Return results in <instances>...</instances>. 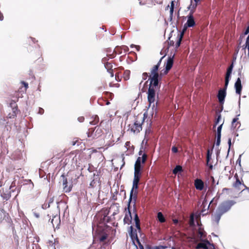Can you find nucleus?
Listing matches in <instances>:
<instances>
[{"label":"nucleus","mask_w":249,"mask_h":249,"mask_svg":"<svg viewBox=\"0 0 249 249\" xmlns=\"http://www.w3.org/2000/svg\"><path fill=\"white\" fill-rule=\"evenodd\" d=\"M134 221L135 222L136 227L137 230L140 232L141 231L140 220H139V217L137 214H135V215Z\"/></svg>","instance_id":"27"},{"label":"nucleus","mask_w":249,"mask_h":249,"mask_svg":"<svg viewBox=\"0 0 249 249\" xmlns=\"http://www.w3.org/2000/svg\"><path fill=\"white\" fill-rule=\"evenodd\" d=\"M1 196L4 199H5L6 200H8L11 197V193L10 192L3 193L1 194Z\"/></svg>","instance_id":"33"},{"label":"nucleus","mask_w":249,"mask_h":249,"mask_svg":"<svg viewBox=\"0 0 249 249\" xmlns=\"http://www.w3.org/2000/svg\"><path fill=\"white\" fill-rule=\"evenodd\" d=\"M129 144H130V142H126L125 143L126 146H128L129 145Z\"/></svg>","instance_id":"59"},{"label":"nucleus","mask_w":249,"mask_h":249,"mask_svg":"<svg viewBox=\"0 0 249 249\" xmlns=\"http://www.w3.org/2000/svg\"><path fill=\"white\" fill-rule=\"evenodd\" d=\"M189 223L190 226H194L195 225L194 216L193 214H192L190 216Z\"/></svg>","instance_id":"38"},{"label":"nucleus","mask_w":249,"mask_h":249,"mask_svg":"<svg viewBox=\"0 0 249 249\" xmlns=\"http://www.w3.org/2000/svg\"><path fill=\"white\" fill-rule=\"evenodd\" d=\"M170 7V16H169V20L170 21H172L173 19L174 9V1H172L171 2L170 6L168 5L167 8H168Z\"/></svg>","instance_id":"25"},{"label":"nucleus","mask_w":249,"mask_h":249,"mask_svg":"<svg viewBox=\"0 0 249 249\" xmlns=\"http://www.w3.org/2000/svg\"><path fill=\"white\" fill-rule=\"evenodd\" d=\"M3 213L1 211H0V223L2 222L3 220Z\"/></svg>","instance_id":"44"},{"label":"nucleus","mask_w":249,"mask_h":249,"mask_svg":"<svg viewBox=\"0 0 249 249\" xmlns=\"http://www.w3.org/2000/svg\"><path fill=\"white\" fill-rule=\"evenodd\" d=\"M51 223L53 227L56 226V228H57L60 223V216L57 215V214L53 216V218L51 220Z\"/></svg>","instance_id":"17"},{"label":"nucleus","mask_w":249,"mask_h":249,"mask_svg":"<svg viewBox=\"0 0 249 249\" xmlns=\"http://www.w3.org/2000/svg\"><path fill=\"white\" fill-rule=\"evenodd\" d=\"M178 148L176 146H173L172 148V151L173 153H177L178 152Z\"/></svg>","instance_id":"49"},{"label":"nucleus","mask_w":249,"mask_h":249,"mask_svg":"<svg viewBox=\"0 0 249 249\" xmlns=\"http://www.w3.org/2000/svg\"><path fill=\"white\" fill-rule=\"evenodd\" d=\"M129 235L134 244L135 240L138 243H140V241L137 233V230H134L132 226L130 227Z\"/></svg>","instance_id":"12"},{"label":"nucleus","mask_w":249,"mask_h":249,"mask_svg":"<svg viewBox=\"0 0 249 249\" xmlns=\"http://www.w3.org/2000/svg\"><path fill=\"white\" fill-rule=\"evenodd\" d=\"M138 244L140 246V249H144L143 246H142V245L141 244L140 242V243H138Z\"/></svg>","instance_id":"55"},{"label":"nucleus","mask_w":249,"mask_h":249,"mask_svg":"<svg viewBox=\"0 0 249 249\" xmlns=\"http://www.w3.org/2000/svg\"><path fill=\"white\" fill-rule=\"evenodd\" d=\"M233 68V63H232L227 69V71L226 77H225L226 87H228V86L229 81H230V78L231 77V74Z\"/></svg>","instance_id":"14"},{"label":"nucleus","mask_w":249,"mask_h":249,"mask_svg":"<svg viewBox=\"0 0 249 249\" xmlns=\"http://www.w3.org/2000/svg\"><path fill=\"white\" fill-rule=\"evenodd\" d=\"M210 243L208 241H205L203 242L199 243L197 244L196 248L200 249L202 248L204 249H208V245H210Z\"/></svg>","instance_id":"22"},{"label":"nucleus","mask_w":249,"mask_h":249,"mask_svg":"<svg viewBox=\"0 0 249 249\" xmlns=\"http://www.w3.org/2000/svg\"><path fill=\"white\" fill-rule=\"evenodd\" d=\"M107 237V235L106 233H103L100 235L98 237L99 240L100 242H103L104 241Z\"/></svg>","instance_id":"31"},{"label":"nucleus","mask_w":249,"mask_h":249,"mask_svg":"<svg viewBox=\"0 0 249 249\" xmlns=\"http://www.w3.org/2000/svg\"><path fill=\"white\" fill-rule=\"evenodd\" d=\"M157 217L158 220L161 223H163L165 221V219L161 212H159L158 213Z\"/></svg>","instance_id":"29"},{"label":"nucleus","mask_w":249,"mask_h":249,"mask_svg":"<svg viewBox=\"0 0 249 249\" xmlns=\"http://www.w3.org/2000/svg\"><path fill=\"white\" fill-rule=\"evenodd\" d=\"M198 2H193L192 0L191 1V4L188 7V9L190 10V14H193L195 12V10L197 6Z\"/></svg>","instance_id":"21"},{"label":"nucleus","mask_w":249,"mask_h":249,"mask_svg":"<svg viewBox=\"0 0 249 249\" xmlns=\"http://www.w3.org/2000/svg\"><path fill=\"white\" fill-rule=\"evenodd\" d=\"M165 248V247H164L163 246H160V247H155L150 248L149 249H163Z\"/></svg>","instance_id":"42"},{"label":"nucleus","mask_w":249,"mask_h":249,"mask_svg":"<svg viewBox=\"0 0 249 249\" xmlns=\"http://www.w3.org/2000/svg\"><path fill=\"white\" fill-rule=\"evenodd\" d=\"M234 177H236V181L233 184V186L237 190H240L241 188L240 187L243 186L244 184H242L241 182L240 181L239 179L237 177L236 175L234 176Z\"/></svg>","instance_id":"23"},{"label":"nucleus","mask_w":249,"mask_h":249,"mask_svg":"<svg viewBox=\"0 0 249 249\" xmlns=\"http://www.w3.org/2000/svg\"><path fill=\"white\" fill-rule=\"evenodd\" d=\"M221 115L219 114L218 116V117H217V119H216V120L215 121L214 125L213 126V127H215L216 126V125L218 124V123L219 122L220 120H221Z\"/></svg>","instance_id":"39"},{"label":"nucleus","mask_w":249,"mask_h":249,"mask_svg":"<svg viewBox=\"0 0 249 249\" xmlns=\"http://www.w3.org/2000/svg\"><path fill=\"white\" fill-rule=\"evenodd\" d=\"M139 117L137 118V119H139ZM144 120V117L143 118H141V120L138 121L137 120L133 125L131 128V130L133 131L134 133H138L140 132L141 130H142V124Z\"/></svg>","instance_id":"6"},{"label":"nucleus","mask_w":249,"mask_h":249,"mask_svg":"<svg viewBox=\"0 0 249 249\" xmlns=\"http://www.w3.org/2000/svg\"><path fill=\"white\" fill-rule=\"evenodd\" d=\"M238 120V118L237 117H236L232 120V123H231V127H232L235 128L236 127L237 124H239V122H237Z\"/></svg>","instance_id":"34"},{"label":"nucleus","mask_w":249,"mask_h":249,"mask_svg":"<svg viewBox=\"0 0 249 249\" xmlns=\"http://www.w3.org/2000/svg\"><path fill=\"white\" fill-rule=\"evenodd\" d=\"M157 113V105H149L146 111L147 115H149L153 117V116H156Z\"/></svg>","instance_id":"10"},{"label":"nucleus","mask_w":249,"mask_h":249,"mask_svg":"<svg viewBox=\"0 0 249 249\" xmlns=\"http://www.w3.org/2000/svg\"><path fill=\"white\" fill-rule=\"evenodd\" d=\"M93 120L90 122V124L91 125H95L99 122V119L97 115H95L93 117Z\"/></svg>","instance_id":"30"},{"label":"nucleus","mask_w":249,"mask_h":249,"mask_svg":"<svg viewBox=\"0 0 249 249\" xmlns=\"http://www.w3.org/2000/svg\"><path fill=\"white\" fill-rule=\"evenodd\" d=\"M130 71L126 70L124 73V79L125 80H127L129 78Z\"/></svg>","instance_id":"36"},{"label":"nucleus","mask_w":249,"mask_h":249,"mask_svg":"<svg viewBox=\"0 0 249 249\" xmlns=\"http://www.w3.org/2000/svg\"><path fill=\"white\" fill-rule=\"evenodd\" d=\"M183 32L180 33V34H178V36H177V42L176 43V48H178V47L180 45V43H181V40H182V37H183Z\"/></svg>","instance_id":"26"},{"label":"nucleus","mask_w":249,"mask_h":249,"mask_svg":"<svg viewBox=\"0 0 249 249\" xmlns=\"http://www.w3.org/2000/svg\"><path fill=\"white\" fill-rule=\"evenodd\" d=\"M33 214L36 218L39 217V214L38 213H36V212H33Z\"/></svg>","instance_id":"53"},{"label":"nucleus","mask_w":249,"mask_h":249,"mask_svg":"<svg viewBox=\"0 0 249 249\" xmlns=\"http://www.w3.org/2000/svg\"><path fill=\"white\" fill-rule=\"evenodd\" d=\"M208 166H209V168H210V169H213V165H212V164H209V163H208Z\"/></svg>","instance_id":"56"},{"label":"nucleus","mask_w":249,"mask_h":249,"mask_svg":"<svg viewBox=\"0 0 249 249\" xmlns=\"http://www.w3.org/2000/svg\"><path fill=\"white\" fill-rule=\"evenodd\" d=\"M67 208L66 204L64 201H60L57 202V208L58 212H60L61 209L65 210Z\"/></svg>","instance_id":"24"},{"label":"nucleus","mask_w":249,"mask_h":249,"mask_svg":"<svg viewBox=\"0 0 249 249\" xmlns=\"http://www.w3.org/2000/svg\"><path fill=\"white\" fill-rule=\"evenodd\" d=\"M173 64V56L172 57H170L168 58L166 64V71L167 72L169 70H170Z\"/></svg>","instance_id":"20"},{"label":"nucleus","mask_w":249,"mask_h":249,"mask_svg":"<svg viewBox=\"0 0 249 249\" xmlns=\"http://www.w3.org/2000/svg\"><path fill=\"white\" fill-rule=\"evenodd\" d=\"M130 47L131 48H133V47H135L136 48V50L139 51L140 50V47L139 46H136L134 44H131L130 45Z\"/></svg>","instance_id":"48"},{"label":"nucleus","mask_w":249,"mask_h":249,"mask_svg":"<svg viewBox=\"0 0 249 249\" xmlns=\"http://www.w3.org/2000/svg\"><path fill=\"white\" fill-rule=\"evenodd\" d=\"M195 186L197 190L201 191L204 188V183L200 179H196L195 181Z\"/></svg>","instance_id":"18"},{"label":"nucleus","mask_w":249,"mask_h":249,"mask_svg":"<svg viewBox=\"0 0 249 249\" xmlns=\"http://www.w3.org/2000/svg\"><path fill=\"white\" fill-rule=\"evenodd\" d=\"M89 132H87L88 137H91L93 139L98 137L102 133V130L99 128L96 127L94 130L91 129H89Z\"/></svg>","instance_id":"8"},{"label":"nucleus","mask_w":249,"mask_h":249,"mask_svg":"<svg viewBox=\"0 0 249 249\" xmlns=\"http://www.w3.org/2000/svg\"><path fill=\"white\" fill-rule=\"evenodd\" d=\"M213 199H212V200L211 201V202H210L209 205V206H208V208H207V209H209V206H210V204H211L212 203V202L213 201Z\"/></svg>","instance_id":"60"},{"label":"nucleus","mask_w":249,"mask_h":249,"mask_svg":"<svg viewBox=\"0 0 249 249\" xmlns=\"http://www.w3.org/2000/svg\"><path fill=\"white\" fill-rule=\"evenodd\" d=\"M22 84L24 85V86L25 88V90H26V89L28 88V83L23 81V82H22Z\"/></svg>","instance_id":"52"},{"label":"nucleus","mask_w":249,"mask_h":249,"mask_svg":"<svg viewBox=\"0 0 249 249\" xmlns=\"http://www.w3.org/2000/svg\"><path fill=\"white\" fill-rule=\"evenodd\" d=\"M174 44V43L173 42V41H170V45H173Z\"/></svg>","instance_id":"62"},{"label":"nucleus","mask_w":249,"mask_h":249,"mask_svg":"<svg viewBox=\"0 0 249 249\" xmlns=\"http://www.w3.org/2000/svg\"><path fill=\"white\" fill-rule=\"evenodd\" d=\"M148 77V73L146 72L143 73L142 75V78L143 80H145L147 79V78Z\"/></svg>","instance_id":"41"},{"label":"nucleus","mask_w":249,"mask_h":249,"mask_svg":"<svg viewBox=\"0 0 249 249\" xmlns=\"http://www.w3.org/2000/svg\"><path fill=\"white\" fill-rule=\"evenodd\" d=\"M61 177L62 179L63 191L66 193L70 192L71 191V185H68L67 179L66 178L64 175H62Z\"/></svg>","instance_id":"13"},{"label":"nucleus","mask_w":249,"mask_h":249,"mask_svg":"<svg viewBox=\"0 0 249 249\" xmlns=\"http://www.w3.org/2000/svg\"><path fill=\"white\" fill-rule=\"evenodd\" d=\"M132 220V216L131 214V213L129 210L127 213H126L125 216L124 218V224H129Z\"/></svg>","instance_id":"19"},{"label":"nucleus","mask_w":249,"mask_h":249,"mask_svg":"<svg viewBox=\"0 0 249 249\" xmlns=\"http://www.w3.org/2000/svg\"><path fill=\"white\" fill-rule=\"evenodd\" d=\"M238 75L241 76V71H240L238 73Z\"/></svg>","instance_id":"63"},{"label":"nucleus","mask_w":249,"mask_h":249,"mask_svg":"<svg viewBox=\"0 0 249 249\" xmlns=\"http://www.w3.org/2000/svg\"><path fill=\"white\" fill-rule=\"evenodd\" d=\"M147 158V155L144 154L142 157H138L135 162L134 173L141 174V164L144 163Z\"/></svg>","instance_id":"5"},{"label":"nucleus","mask_w":249,"mask_h":249,"mask_svg":"<svg viewBox=\"0 0 249 249\" xmlns=\"http://www.w3.org/2000/svg\"><path fill=\"white\" fill-rule=\"evenodd\" d=\"M109 213H112V215H114L118 213V209L115 206H111L109 209Z\"/></svg>","instance_id":"28"},{"label":"nucleus","mask_w":249,"mask_h":249,"mask_svg":"<svg viewBox=\"0 0 249 249\" xmlns=\"http://www.w3.org/2000/svg\"><path fill=\"white\" fill-rule=\"evenodd\" d=\"M181 170H182V167L180 165H177L173 169V173L174 174H177L179 172L181 171Z\"/></svg>","instance_id":"32"},{"label":"nucleus","mask_w":249,"mask_h":249,"mask_svg":"<svg viewBox=\"0 0 249 249\" xmlns=\"http://www.w3.org/2000/svg\"><path fill=\"white\" fill-rule=\"evenodd\" d=\"M242 155H240L238 159L237 160L236 163H238L239 165H241V158Z\"/></svg>","instance_id":"51"},{"label":"nucleus","mask_w":249,"mask_h":249,"mask_svg":"<svg viewBox=\"0 0 249 249\" xmlns=\"http://www.w3.org/2000/svg\"><path fill=\"white\" fill-rule=\"evenodd\" d=\"M44 109L42 108L39 107L38 108V113L39 114H43L44 113Z\"/></svg>","instance_id":"46"},{"label":"nucleus","mask_w":249,"mask_h":249,"mask_svg":"<svg viewBox=\"0 0 249 249\" xmlns=\"http://www.w3.org/2000/svg\"><path fill=\"white\" fill-rule=\"evenodd\" d=\"M96 181H95V180H94V179H93V180L91 181V182L90 183V184H89V186H91V187H94V186H95V185H96Z\"/></svg>","instance_id":"43"},{"label":"nucleus","mask_w":249,"mask_h":249,"mask_svg":"<svg viewBox=\"0 0 249 249\" xmlns=\"http://www.w3.org/2000/svg\"><path fill=\"white\" fill-rule=\"evenodd\" d=\"M53 202V200H51L50 202H49V204L48 205V206H47V204H46V205L44 204V205H42V208L43 209H46L47 207H49L50 203H52Z\"/></svg>","instance_id":"45"},{"label":"nucleus","mask_w":249,"mask_h":249,"mask_svg":"<svg viewBox=\"0 0 249 249\" xmlns=\"http://www.w3.org/2000/svg\"><path fill=\"white\" fill-rule=\"evenodd\" d=\"M231 138H229L228 140V144L229 146V148H230L231 145Z\"/></svg>","instance_id":"54"},{"label":"nucleus","mask_w":249,"mask_h":249,"mask_svg":"<svg viewBox=\"0 0 249 249\" xmlns=\"http://www.w3.org/2000/svg\"><path fill=\"white\" fill-rule=\"evenodd\" d=\"M235 203L236 202L234 200L225 201L218 206L217 210L223 214L228 212Z\"/></svg>","instance_id":"3"},{"label":"nucleus","mask_w":249,"mask_h":249,"mask_svg":"<svg viewBox=\"0 0 249 249\" xmlns=\"http://www.w3.org/2000/svg\"><path fill=\"white\" fill-rule=\"evenodd\" d=\"M195 25V21L192 14H189L187 16V21L185 26L188 27H192Z\"/></svg>","instance_id":"15"},{"label":"nucleus","mask_w":249,"mask_h":249,"mask_svg":"<svg viewBox=\"0 0 249 249\" xmlns=\"http://www.w3.org/2000/svg\"><path fill=\"white\" fill-rule=\"evenodd\" d=\"M173 222L175 224H177L178 223V220L177 219H174Z\"/></svg>","instance_id":"58"},{"label":"nucleus","mask_w":249,"mask_h":249,"mask_svg":"<svg viewBox=\"0 0 249 249\" xmlns=\"http://www.w3.org/2000/svg\"><path fill=\"white\" fill-rule=\"evenodd\" d=\"M140 177L141 174L134 173V179L133 181V186L130 191V197L129 199L128 207L129 206L130 202L133 199H134V201H136V192H135L134 194V190H137L138 188V184L139 182Z\"/></svg>","instance_id":"2"},{"label":"nucleus","mask_w":249,"mask_h":249,"mask_svg":"<svg viewBox=\"0 0 249 249\" xmlns=\"http://www.w3.org/2000/svg\"><path fill=\"white\" fill-rule=\"evenodd\" d=\"M221 141V136H217V139L216 142V145L219 146L220 143Z\"/></svg>","instance_id":"40"},{"label":"nucleus","mask_w":249,"mask_h":249,"mask_svg":"<svg viewBox=\"0 0 249 249\" xmlns=\"http://www.w3.org/2000/svg\"><path fill=\"white\" fill-rule=\"evenodd\" d=\"M84 120H85V118L83 116L79 117L78 118V121L80 123L83 122Z\"/></svg>","instance_id":"47"},{"label":"nucleus","mask_w":249,"mask_h":249,"mask_svg":"<svg viewBox=\"0 0 249 249\" xmlns=\"http://www.w3.org/2000/svg\"><path fill=\"white\" fill-rule=\"evenodd\" d=\"M228 87H226V82H225L224 88L221 89L218 91L217 98L220 104L223 105L224 103L225 98L226 96V90Z\"/></svg>","instance_id":"7"},{"label":"nucleus","mask_w":249,"mask_h":249,"mask_svg":"<svg viewBox=\"0 0 249 249\" xmlns=\"http://www.w3.org/2000/svg\"><path fill=\"white\" fill-rule=\"evenodd\" d=\"M160 88V86L159 85V83H156V82H154V83H150L147 91V100L149 105H157L158 91Z\"/></svg>","instance_id":"1"},{"label":"nucleus","mask_w":249,"mask_h":249,"mask_svg":"<svg viewBox=\"0 0 249 249\" xmlns=\"http://www.w3.org/2000/svg\"><path fill=\"white\" fill-rule=\"evenodd\" d=\"M164 57V56H162L158 63V64L156 65H155L152 69L151 71V74L149 76V80H150V83H154V82H156V83H159L158 81V77H159V74L157 72L159 67L160 66V65L161 63V60L163 59V58Z\"/></svg>","instance_id":"4"},{"label":"nucleus","mask_w":249,"mask_h":249,"mask_svg":"<svg viewBox=\"0 0 249 249\" xmlns=\"http://www.w3.org/2000/svg\"><path fill=\"white\" fill-rule=\"evenodd\" d=\"M223 123L218 126L217 129V136H221V133Z\"/></svg>","instance_id":"37"},{"label":"nucleus","mask_w":249,"mask_h":249,"mask_svg":"<svg viewBox=\"0 0 249 249\" xmlns=\"http://www.w3.org/2000/svg\"><path fill=\"white\" fill-rule=\"evenodd\" d=\"M205 211H206V210H202V211H201V213H202V214L203 215H204L206 214L207 213H205Z\"/></svg>","instance_id":"57"},{"label":"nucleus","mask_w":249,"mask_h":249,"mask_svg":"<svg viewBox=\"0 0 249 249\" xmlns=\"http://www.w3.org/2000/svg\"><path fill=\"white\" fill-rule=\"evenodd\" d=\"M107 57H105L102 59V62L104 64V66L107 70V71L110 73L111 77H113V73L112 72V64L111 62H108Z\"/></svg>","instance_id":"9"},{"label":"nucleus","mask_w":249,"mask_h":249,"mask_svg":"<svg viewBox=\"0 0 249 249\" xmlns=\"http://www.w3.org/2000/svg\"><path fill=\"white\" fill-rule=\"evenodd\" d=\"M236 93L239 95L241 94L242 86L241 85V81L240 77H238L234 84Z\"/></svg>","instance_id":"16"},{"label":"nucleus","mask_w":249,"mask_h":249,"mask_svg":"<svg viewBox=\"0 0 249 249\" xmlns=\"http://www.w3.org/2000/svg\"><path fill=\"white\" fill-rule=\"evenodd\" d=\"M211 156L212 153H210V150H208L207 153V165H208V163L211 159Z\"/></svg>","instance_id":"35"},{"label":"nucleus","mask_w":249,"mask_h":249,"mask_svg":"<svg viewBox=\"0 0 249 249\" xmlns=\"http://www.w3.org/2000/svg\"><path fill=\"white\" fill-rule=\"evenodd\" d=\"M223 215L217 209L215 213L212 214V219L213 224L218 225L221 216Z\"/></svg>","instance_id":"11"},{"label":"nucleus","mask_w":249,"mask_h":249,"mask_svg":"<svg viewBox=\"0 0 249 249\" xmlns=\"http://www.w3.org/2000/svg\"><path fill=\"white\" fill-rule=\"evenodd\" d=\"M195 2H198L200 0H194Z\"/></svg>","instance_id":"61"},{"label":"nucleus","mask_w":249,"mask_h":249,"mask_svg":"<svg viewBox=\"0 0 249 249\" xmlns=\"http://www.w3.org/2000/svg\"><path fill=\"white\" fill-rule=\"evenodd\" d=\"M228 190V189L226 188L223 189V191H224V190Z\"/></svg>","instance_id":"64"},{"label":"nucleus","mask_w":249,"mask_h":249,"mask_svg":"<svg viewBox=\"0 0 249 249\" xmlns=\"http://www.w3.org/2000/svg\"><path fill=\"white\" fill-rule=\"evenodd\" d=\"M243 186L245 188L244 189H243L241 192H244L245 190H247L248 192L249 193V187L246 186L244 184L243 185Z\"/></svg>","instance_id":"50"}]
</instances>
